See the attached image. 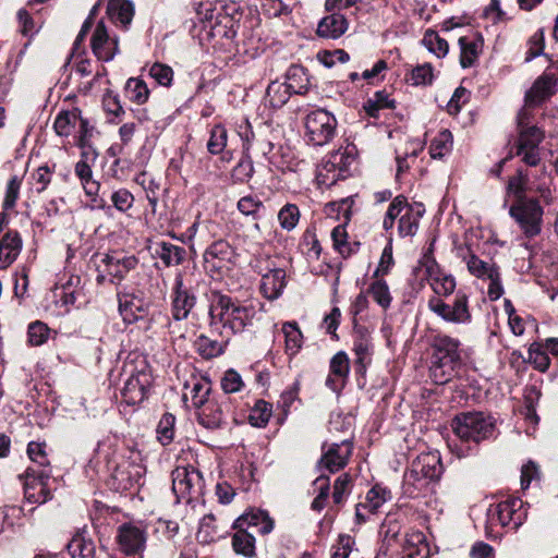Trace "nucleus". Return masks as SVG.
<instances>
[{
    "label": "nucleus",
    "mask_w": 558,
    "mask_h": 558,
    "mask_svg": "<svg viewBox=\"0 0 558 558\" xmlns=\"http://www.w3.org/2000/svg\"><path fill=\"white\" fill-rule=\"evenodd\" d=\"M483 37L478 34L462 36L459 38L460 64L463 69L474 65L483 50Z\"/></svg>",
    "instance_id": "29"
},
{
    "label": "nucleus",
    "mask_w": 558,
    "mask_h": 558,
    "mask_svg": "<svg viewBox=\"0 0 558 558\" xmlns=\"http://www.w3.org/2000/svg\"><path fill=\"white\" fill-rule=\"evenodd\" d=\"M292 93L284 82L272 81L265 95V100L271 108H281L290 99Z\"/></svg>",
    "instance_id": "45"
},
{
    "label": "nucleus",
    "mask_w": 558,
    "mask_h": 558,
    "mask_svg": "<svg viewBox=\"0 0 558 558\" xmlns=\"http://www.w3.org/2000/svg\"><path fill=\"white\" fill-rule=\"evenodd\" d=\"M171 314L174 320H184L189 317L197 303V296L192 287L183 281L181 274L174 278L171 291Z\"/></svg>",
    "instance_id": "12"
},
{
    "label": "nucleus",
    "mask_w": 558,
    "mask_h": 558,
    "mask_svg": "<svg viewBox=\"0 0 558 558\" xmlns=\"http://www.w3.org/2000/svg\"><path fill=\"white\" fill-rule=\"evenodd\" d=\"M96 459L106 463L109 476L108 486L118 493L132 489L141 484L146 473L145 466L141 463L140 453L132 452L130 457L119 453L118 447L111 440H104L98 444Z\"/></svg>",
    "instance_id": "3"
},
{
    "label": "nucleus",
    "mask_w": 558,
    "mask_h": 558,
    "mask_svg": "<svg viewBox=\"0 0 558 558\" xmlns=\"http://www.w3.org/2000/svg\"><path fill=\"white\" fill-rule=\"evenodd\" d=\"M452 149V134L449 130L440 131L430 142L429 155L433 159H441Z\"/></svg>",
    "instance_id": "48"
},
{
    "label": "nucleus",
    "mask_w": 558,
    "mask_h": 558,
    "mask_svg": "<svg viewBox=\"0 0 558 558\" xmlns=\"http://www.w3.org/2000/svg\"><path fill=\"white\" fill-rule=\"evenodd\" d=\"M390 498V490L376 484L367 492L364 504L368 507L369 512L375 513Z\"/></svg>",
    "instance_id": "53"
},
{
    "label": "nucleus",
    "mask_w": 558,
    "mask_h": 558,
    "mask_svg": "<svg viewBox=\"0 0 558 558\" xmlns=\"http://www.w3.org/2000/svg\"><path fill=\"white\" fill-rule=\"evenodd\" d=\"M460 345L461 342L459 339L444 332H437L432 338V359L461 362Z\"/></svg>",
    "instance_id": "21"
},
{
    "label": "nucleus",
    "mask_w": 558,
    "mask_h": 558,
    "mask_svg": "<svg viewBox=\"0 0 558 558\" xmlns=\"http://www.w3.org/2000/svg\"><path fill=\"white\" fill-rule=\"evenodd\" d=\"M286 284V271L282 268L270 269L262 277L260 293L267 300H277L282 294Z\"/></svg>",
    "instance_id": "27"
},
{
    "label": "nucleus",
    "mask_w": 558,
    "mask_h": 558,
    "mask_svg": "<svg viewBox=\"0 0 558 558\" xmlns=\"http://www.w3.org/2000/svg\"><path fill=\"white\" fill-rule=\"evenodd\" d=\"M348 26L347 17L339 12H333L320 20L317 35L323 38L337 39L348 31Z\"/></svg>",
    "instance_id": "30"
},
{
    "label": "nucleus",
    "mask_w": 558,
    "mask_h": 558,
    "mask_svg": "<svg viewBox=\"0 0 558 558\" xmlns=\"http://www.w3.org/2000/svg\"><path fill=\"white\" fill-rule=\"evenodd\" d=\"M204 478L193 466H178L172 471V492L178 502L192 504L203 495Z\"/></svg>",
    "instance_id": "7"
},
{
    "label": "nucleus",
    "mask_w": 558,
    "mask_h": 558,
    "mask_svg": "<svg viewBox=\"0 0 558 558\" xmlns=\"http://www.w3.org/2000/svg\"><path fill=\"white\" fill-rule=\"evenodd\" d=\"M236 207L244 216L252 217L258 220L262 217V211L265 210L263 202L257 196H243L238 201Z\"/></svg>",
    "instance_id": "54"
},
{
    "label": "nucleus",
    "mask_w": 558,
    "mask_h": 558,
    "mask_svg": "<svg viewBox=\"0 0 558 558\" xmlns=\"http://www.w3.org/2000/svg\"><path fill=\"white\" fill-rule=\"evenodd\" d=\"M116 539L120 551L136 557L145 549L146 533L140 525L128 522L118 527Z\"/></svg>",
    "instance_id": "13"
},
{
    "label": "nucleus",
    "mask_w": 558,
    "mask_h": 558,
    "mask_svg": "<svg viewBox=\"0 0 558 558\" xmlns=\"http://www.w3.org/2000/svg\"><path fill=\"white\" fill-rule=\"evenodd\" d=\"M350 372L349 357L345 352L336 353L329 364V374L325 385L331 391L340 393L344 388Z\"/></svg>",
    "instance_id": "23"
},
{
    "label": "nucleus",
    "mask_w": 558,
    "mask_h": 558,
    "mask_svg": "<svg viewBox=\"0 0 558 558\" xmlns=\"http://www.w3.org/2000/svg\"><path fill=\"white\" fill-rule=\"evenodd\" d=\"M526 519V510L520 498H508L489 507L487 523L489 526L500 525L515 531Z\"/></svg>",
    "instance_id": "8"
},
{
    "label": "nucleus",
    "mask_w": 558,
    "mask_h": 558,
    "mask_svg": "<svg viewBox=\"0 0 558 558\" xmlns=\"http://www.w3.org/2000/svg\"><path fill=\"white\" fill-rule=\"evenodd\" d=\"M543 140L544 132L535 125L519 131L511 156L519 157L523 163L517 169V171L522 172V175L533 174L538 177L541 172L551 174L550 166L542 158L539 144Z\"/></svg>",
    "instance_id": "4"
},
{
    "label": "nucleus",
    "mask_w": 558,
    "mask_h": 558,
    "mask_svg": "<svg viewBox=\"0 0 558 558\" xmlns=\"http://www.w3.org/2000/svg\"><path fill=\"white\" fill-rule=\"evenodd\" d=\"M557 73L547 69L525 93V105L537 106L549 98L556 90Z\"/></svg>",
    "instance_id": "19"
},
{
    "label": "nucleus",
    "mask_w": 558,
    "mask_h": 558,
    "mask_svg": "<svg viewBox=\"0 0 558 558\" xmlns=\"http://www.w3.org/2000/svg\"><path fill=\"white\" fill-rule=\"evenodd\" d=\"M460 365L461 362L432 359V365L429 367L430 378L437 385L447 384L457 376Z\"/></svg>",
    "instance_id": "39"
},
{
    "label": "nucleus",
    "mask_w": 558,
    "mask_h": 558,
    "mask_svg": "<svg viewBox=\"0 0 558 558\" xmlns=\"http://www.w3.org/2000/svg\"><path fill=\"white\" fill-rule=\"evenodd\" d=\"M80 121V110L61 111L54 119L53 129L59 136L68 137L72 134Z\"/></svg>",
    "instance_id": "46"
},
{
    "label": "nucleus",
    "mask_w": 558,
    "mask_h": 558,
    "mask_svg": "<svg viewBox=\"0 0 558 558\" xmlns=\"http://www.w3.org/2000/svg\"><path fill=\"white\" fill-rule=\"evenodd\" d=\"M125 95L131 101L142 105L147 101L149 89L143 80L131 77L125 84Z\"/></svg>",
    "instance_id": "52"
},
{
    "label": "nucleus",
    "mask_w": 558,
    "mask_h": 558,
    "mask_svg": "<svg viewBox=\"0 0 558 558\" xmlns=\"http://www.w3.org/2000/svg\"><path fill=\"white\" fill-rule=\"evenodd\" d=\"M428 308L442 320L454 325H470L473 316L470 310L469 296L463 291H458L452 302L447 303L441 298L432 296L428 300Z\"/></svg>",
    "instance_id": "6"
},
{
    "label": "nucleus",
    "mask_w": 558,
    "mask_h": 558,
    "mask_svg": "<svg viewBox=\"0 0 558 558\" xmlns=\"http://www.w3.org/2000/svg\"><path fill=\"white\" fill-rule=\"evenodd\" d=\"M208 299L209 327L228 338L242 333L253 325L256 308L218 290H211Z\"/></svg>",
    "instance_id": "2"
},
{
    "label": "nucleus",
    "mask_w": 558,
    "mask_h": 558,
    "mask_svg": "<svg viewBox=\"0 0 558 558\" xmlns=\"http://www.w3.org/2000/svg\"><path fill=\"white\" fill-rule=\"evenodd\" d=\"M373 343L369 338L360 336L354 340L353 352L355 354L356 372L364 374L372 362Z\"/></svg>",
    "instance_id": "42"
},
{
    "label": "nucleus",
    "mask_w": 558,
    "mask_h": 558,
    "mask_svg": "<svg viewBox=\"0 0 558 558\" xmlns=\"http://www.w3.org/2000/svg\"><path fill=\"white\" fill-rule=\"evenodd\" d=\"M153 384V376L146 365L142 368H132L121 389L122 402L126 405L141 404L147 399Z\"/></svg>",
    "instance_id": "11"
},
{
    "label": "nucleus",
    "mask_w": 558,
    "mask_h": 558,
    "mask_svg": "<svg viewBox=\"0 0 558 558\" xmlns=\"http://www.w3.org/2000/svg\"><path fill=\"white\" fill-rule=\"evenodd\" d=\"M112 20L126 28L133 20L134 8L131 1L121 0L109 5Z\"/></svg>",
    "instance_id": "49"
},
{
    "label": "nucleus",
    "mask_w": 558,
    "mask_h": 558,
    "mask_svg": "<svg viewBox=\"0 0 558 558\" xmlns=\"http://www.w3.org/2000/svg\"><path fill=\"white\" fill-rule=\"evenodd\" d=\"M119 312L125 324L145 319L149 314L150 302L142 294L118 292Z\"/></svg>",
    "instance_id": "14"
},
{
    "label": "nucleus",
    "mask_w": 558,
    "mask_h": 558,
    "mask_svg": "<svg viewBox=\"0 0 558 558\" xmlns=\"http://www.w3.org/2000/svg\"><path fill=\"white\" fill-rule=\"evenodd\" d=\"M149 75L153 77L159 85L169 87L173 81V70L171 66L156 62L149 68Z\"/></svg>",
    "instance_id": "63"
},
{
    "label": "nucleus",
    "mask_w": 558,
    "mask_h": 558,
    "mask_svg": "<svg viewBox=\"0 0 558 558\" xmlns=\"http://www.w3.org/2000/svg\"><path fill=\"white\" fill-rule=\"evenodd\" d=\"M235 256L234 248L225 240L215 241L204 252L205 263L215 269L233 264Z\"/></svg>",
    "instance_id": "24"
},
{
    "label": "nucleus",
    "mask_w": 558,
    "mask_h": 558,
    "mask_svg": "<svg viewBox=\"0 0 558 558\" xmlns=\"http://www.w3.org/2000/svg\"><path fill=\"white\" fill-rule=\"evenodd\" d=\"M66 548L72 558H96V545L86 527L75 533Z\"/></svg>",
    "instance_id": "31"
},
{
    "label": "nucleus",
    "mask_w": 558,
    "mask_h": 558,
    "mask_svg": "<svg viewBox=\"0 0 558 558\" xmlns=\"http://www.w3.org/2000/svg\"><path fill=\"white\" fill-rule=\"evenodd\" d=\"M175 416L171 413H165L157 426V437L162 445H169L174 437Z\"/></svg>",
    "instance_id": "59"
},
{
    "label": "nucleus",
    "mask_w": 558,
    "mask_h": 558,
    "mask_svg": "<svg viewBox=\"0 0 558 558\" xmlns=\"http://www.w3.org/2000/svg\"><path fill=\"white\" fill-rule=\"evenodd\" d=\"M105 266V272L109 277L110 283L120 284L138 265V259L134 255H126L121 252L105 254L101 259Z\"/></svg>",
    "instance_id": "16"
},
{
    "label": "nucleus",
    "mask_w": 558,
    "mask_h": 558,
    "mask_svg": "<svg viewBox=\"0 0 558 558\" xmlns=\"http://www.w3.org/2000/svg\"><path fill=\"white\" fill-rule=\"evenodd\" d=\"M367 293L384 310H387L392 302L388 283L384 279H375L369 284Z\"/></svg>",
    "instance_id": "50"
},
{
    "label": "nucleus",
    "mask_w": 558,
    "mask_h": 558,
    "mask_svg": "<svg viewBox=\"0 0 558 558\" xmlns=\"http://www.w3.org/2000/svg\"><path fill=\"white\" fill-rule=\"evenodd\" d=\"M287 86L292 94L304 95L308 89L310 78L305 68L292 64L286 73Z\"/></svg>",
    "instance_id": "41"
},
{
    "label": "nucleus",
    "mask_w": 558,
    "mask_h": 558,
    "mask_svg": "<svg viewBox=\"0 0 558 558\" xmlns=\"http://www.w3.org/2000/svg\"><path fill=\"white\" fill-rule=\"evenodd\" d=\"M251 526H259L262 534H268L274 530V521L267 512L262 510L251 511L239 517L232 524L233 529H248Z\"/></svg>",
    "instance_id": "33"
},
{
    "label": "nucleus",
    "mask_w": 558,
    "mask_h": 558,
    "mask_svg": "<svg viewBox=\"0 0 558 558\" xmlns=\"http://www.w3.org/2000/svg\"><path fill=\"white\" fill-rule=\"evenodd\" d=\"M425 258L427 259V263H429L426 264V268L432 280V289L436 296L440 298L451 295L454 292L457 286L454 277L446 274L434 276V266H436V262L434 258L428 257L427 255H425Z\"/></svg>",
    "instance_id": "36"
},
{
    "label": "nucleus",
    "mask_w": 558,
    "mask_h": 558,
    "mask_svg": "<svg viewBox=\"0 0 558 558\" xmlns=\"http://www.w3.org/2000/svg\"><path fill=\"white\" fill-rule=\"evenodd\" d=\"M424 211L425 210L422 205H417L416 208L409 207L405 214L399 219V235L402 238L413 236L418 229V222Z\"/></svg>",
    "instance_id": "43"
},
{
    "label": "nucleus",
    "mask_w": 558,
    "mask_h": 558,
    "mask_svg": "<svg viewBox=\"0 0 558 558\" xmlns=\"http://www.w3.org/2000/svg\"><path fill=\"white\" fill-rule=\"evenodd\" d=\"M228 132L221 124H216L210 131V136L207 142V149L211 155L222 153L227 146Z\"/></svg>",
    "instance_id": "56"
},
{
    "label": "nucleus",
    "mask_w": 558,
    "mask_h": 558,
    "mask_svg": "<svg viewBox=\"0 0 558 558\" xmlns=\"http://www.w3.org/2000/svg\"><path fill=\"white\" fill-rule=\"evenodd\" d=\"M150 248L153 250V256L159 258L166 267L181 265L187 255L184 246L167 241H156Z\"/></svg>",
    "instance_id": "25"
},
{
    "label": "nucleus",
    "mask_w": 558,
    "mask_h": 558,
    "mask_svg": "<svg viewBox=\"0 0 558 558\" xmlns=\"http://www.w3.org/2000/svg\"><path fill=\"white\" fill-rule=\"evenodd\" d=\"M185 388H190L192 404L196 409L202 408L209 401L211 381L207 377L194 378L191 383L185 384Z\"/></svg>",
    "instance_id": "44"
},
{
    "label": "nucleus",
    "mask_w": 558,
    "mask_h": 558,
    "mask_svg": "<svg viewBox=\"0 0 558 558\" xmlns=\"http://www.w3.org/2000/svg\"><path fill=\"white\" fill-rule=\"evenodd\" d=\"M430 484L424 476L408 468L401 484L402 496L412 499L425 496L429 490Z\"/></svg>",
    "instance_id": "32"
},
{
    "label": "nucleus",
    "mask_w": 558,
    "mask_h": 558,
    "mask_svg": "<svg viewBox=\"0 0 558 558\" xmlns=\"http://www.w3.org/2000/svg\"><path fill=\"white\" fill-rule=\"evenodd\" d=\"M333 248L343 257L348 258L360 248V242L348 241V232L344 225L336 226L331 231Z\"/></svg>",
    "instance_id": "40"
},
{
    "label": "nucleus",
    "mask_w": 558,
    "mask_h": 558,
    "mask_svg": "<svg viewBox=\"0 0 558 558\" xmlns=\"http://www.w3.org/2000/svg\"><path fill=\"white\" fill-rule=\"evenodd\" d=\"M50 331L47 324L40 320L33 322L27 329L28 342L35 347L41 345L47 342Z\"/></svg>",
    "instance_id": "61"
},
{
    "label": "nucleus",
    "mask_w": 558,
    "mask_h": 558,
    "mask_svg": "<svg viewBox=\"0 0 558 558\" xmlns=\"http://www.w3.org/2000/svg\"><path fill=\"white\" fill-rule=\"evenodd\" d=\"M35 466H28L19 475L24 488V498L29 504H45L52 499V493L48 487L49 478H40Z\"/></svg>",
    "instance_id": "15"
},
{
    "label": "nucleus",
    "mask_w": 558,
    "mask_h": 558,
    "mask_svg": "<svg viewBox=\"0 0 558 558\" xmlns=\"http://www.w3.org/2000/svg\"><path fill=\"white\" fill-rule=\"evenodd\" d=\"M27 456L35 466L36 473L40 478L51 477V465L46 452V444L38 441H31L27 445Z\"/></svg>",
    "instance_id": "34"
},
{
    "label": "nucleus",
    "mask_w": 558,
    "mask_h": 558,
    "mask_svg": "<svg viewBox=\"0 0 558 558\" xmlns=\"http://www.w3.org/2000/svg\"><path fill=\"white\" fill-rule=\"evenodd\" d=\"M341 160L342 155L340 154V150H337L330 154L328 158L323 161L316 175L318 184L330 187L338 181L344 180L343 173L345 170H339V168H337Z\"/></svg>",
    "instance_id": "26"
},
{
    "label": "nucleus",
    "mask_w": 558,
    "mask_h": 558,
    "mask_svg": "<svg viewBox=\"0 0 558 558\" xmlns=\"http://www.w3.org/2000/svg\"><path fill=\"white\" fill-rule=\"evenodd\" d=\"M238 134L242 140V146L245 153H248L250 149L253 148L256 153L272 162L275 144L269 138V126L259 125L256 130H253L250 121L245 119L239 124Z\"/></svg>",
    "instance_id": "10"
},
{
    "label": "nucleus",
    "mask_w": 558,
    "mask_h": 558,
    "mask_svg": "<svg viewBox=\"0 0 558 558\" xmlns=\"http://www.w3.org/2000/svg\"><path fill=\"white\" fill-rule=\"evenodd\" d=\"M337 119L324 109L311 111L305 118L306 138L315 146L328 144L335 136Z\"/></svg>",
    "instance_id": "9"
},
{
    "label": "nucleus",
    "mask_w": 558,
    "mask_h": 558,
    "mask_svg": "<svg viewBox=\"0 0 558 558\" xmlns=\"http://www.w3.org/2000/svg\"><path fill=\"white\" fill-rule=\"evenodd\" d=\"M2 222H0V231ZM22 250V239L16 231L7 232L0 240V269L8 268L17 258Z\"/></svg>",
    "instance_id": "28"
},
{
    "label": "nucleus",
    "mask_w": 558,
    "mask_h": 558,
    "mask_svg": "<svg viewBox=\"0 0 558 558\" xmlns=\"http://www.w3.org/2000/svg\"><path fill=\"white\" fill-rule=\"evenodd\" d=\"M454 435L461 442L468 445H478L481 441L495 437L496 422L483 412H462L454 416L451 423Z\"/></svg>",
    "instance_id": "5"
},
{
    "label": "nucleus",
    "mask_w": 558,
    "mask_h": 558,
    "mask_svg": "<svg viewBox=\"0 0 558 558\" xmlns=\"http://www.w3.org/2000/svg\"><path fill=\"white\" fill-rule=\"evenodd\" d=\"M434 80L433 68L429 63H424L415 66L408 78L414 86L430 85Z\"/></svg>",
    "instance_id": "62"
},
{
    "label": "nucleus",
    "mask_w": 558,
    "mask_h": 558,
    "mask_svg": "<svg viewBox=\"0 0 558 558\" xmlns=\"http://www.w3.org/2000/svg\"><path fill=\"white\" fill-rule=\"evenodd\" d=\"M281 331L284 336L286 354L292 359L302 349L304 337L296 322H286L282 324Z\"/></svg>",
    "instance_id": "37"
},
{
    "label": "nucleus",
    "mask_w": 558,
    "mask_h": 558,
    "mask_svg": "<svg viewBox=\"0 0 558 558\" xmlns=\"http://www.w3.org/2000/svg\"><path fill=\"white\" fill-rule=\"evenodd\" d=\"M272 413V407L265 400H257L248 414V422L254 427H265Z\"/></svg>",
    "instance_id": "51"
},
{
    "label": "nucleus",
    "mask_w": 558,
    "mask_h": 558,
    "mask_svg": "<svg viewBox=\"0 0 558 558\" xmlns=\"http://www.w3.org/2000/svg\"><path fill=\"white\" fill-rule=\"evenodd\" d=\"M464 251L469 252V248L460 247L459 256H461L465 260L468 270L472 276L484 280L487 279L488 277H492L493 272L499 270V268L495 264L484 262L474 254H470L468 257L464 254Z\"/></svg>",
    "instance_id": "38"
},
{
    "label": "nucleus",
    "mask_w": 558,
    "mask_h": 558,
    "mask_svg": "<svg viewBox=\"0 0 558 558\" xmlns=\"http://www.w3.org/2000/svg\"><path fill=\"white\" fill-rule=\"evenodd\" d=\"M408 468L424 476L429 483L438 481L442 473V464L438 451L420 453L411 461Z\"/></svg>",
    "instance_id": "20"
},
{
    "label": "nucleus",
    "mask_w": 558,
    "mask_h": 558,
    "mask_svg": "<svg viewBox=\"0 0 558 558\" xmlns=\"http://www.w3.org/2000/svg\"><path fill=\"white\" fill-rule=\"evenodd\" d=\"M229 403L227 400H209L198 408L197 421L207 429L222 427L227 423Z\"/></svg>",
    "instance_id": "17"
},
{
    "label": "nucleus",
    "mask_w": 558,
    "mask_h": 558,
    "mask_svg": "<svg viewBox=\"0 0 558 558\" xmlns=\"http://www.w3.org/2000/svg\"><path fill=\"white\" fill-rule=\"evenodd\" d=\"M352 450L353 444L350 440L331 444L320 458L319 464L335 473L347 465Z\"/></svg>",
    "instance_id": "22"
},
{
    "label": "nucleus",
    "mask_w": 558,
    "mask_h": 558,
    "mask_svg": "<svg viewBox=\"0 0 558 558\" xmlns=\"http://www.w3.org/2000/svg\"><path fill=\"white\" fill-rule=\"evenodd\" d=\"M92 50L98 60L109 62L119 52L118 39L110 37L102 22L96 25L92 36Z\"/></svg>",
    "instance_id": "18"
},
{
    "label": "nucleus",
    "mask_w": 558,
    "mask_h": 558,
    "mask_svg": "<svg viewBox=\"0 0 558 558\" xmlns=\"http://www.w3.org/2000/svg\"><path fill=\"white\" fill-rule=\"evenodd\" d=\"M300 250L308 259L317 260L319 258L322 246L314 231L307 229L303 233Z\"/></svg>",
    "instance_id": "55"
},
{
    "label": "nucleus",
    "mask_w": 558,
    "mask_h": 558,
    "mask_svg": "<svg viewBox=\"0 0 558 558\" xmlns=\"http://www.w3.org/2000/svg\"><path fill=\"white\" fill-rule=\"evenodd\" d=\"M427 49L438 58L445 57L449 51V45L446 39L441 38L436 32L427 31L423 38Z\"/></svg>",
    "instance_id": "60"
},
{
    "label": "nucleus",
    "mask_w": 558,
    "mask_h": 558,
    "mask_svg": "<svg viewBox=\"0 0 558 558\" xmlns=\"http://www.w3.org/2000/svg\"><path fill=\"white\" fill-rule=\"evenodd\" d=\"M110 199L112 202L113 207L121 211L126 213L129 209L133 207L134 196L126 189H119L111 193Z\"/></svg>",
    "instance_id": "64"
},
{
    "label": "nucleus",
    "mask_w": 558,
    "mask_h": 558,
    "mask_svg": "<svg viewBox=\"0 0 558 558\" xmlns=\"http://www.w3.org/2000/svg\"><path fill=\"white\" fill-rule=\"evenodd\" d=\"M508 195L515 198L510 206L509 215L519 225L526 238H534L542 231L544 205L554 201V179L551 174L541 172L537 175L521 171L509 177L506 185Z\"/></svg>",
    "instance_id": "1"
},
{
    "label": "nucleus",
    "mask_w": 558,
    "mask_h": 558,
    "mask_svg": "<svg viewBox=\"0 0 558 558\" xmlns=\"http://www.w3.org/2000/svg\"><path fill=\"white\" fill-rule=\"evenodd\" d=\"M195 345L197 352L204 359L216 357L223 353V344L217 340H213L207 336L201 335L196 341Z\"/></svg>",
    "instance_id": "57"
},
{
    "label": "nucleus",
    "mask_w": 558,
    "mask_h": 558,
    "mask_svg": "<svg viewBox=\"0 0 558 558\" xmlns=\"http://www.w3.org/2000/svg\"><path fill=\"white\" fill-rule=\"evenodd\" d=\"M300 220V210L295 204H286L278 213V221L283 230H293Z\"/></svg>",
    "instance_id": "58"
},
{
    "label": "nucleus",
    "mask_w": 558,
    "mask_h": 558,
    "mask_svg": "<svg viewBox=\"0 0 558 558\" xmlns=\"http://www.w3.org/2000/svg\"><path fill=\"white\" fill-rule=\"evenodd\" d=\"M232 537V547L236 554L245 557H253L255 554V537L246 529H236Z\"/></svg>",
    "instance_id": "47"
},
{
    "label": "nucleus",
    "mask_w": 558,
    "mask_h": 558,
    "mask_svg": "<svg viewBox=\"0 0 558 558\" xmlns=\"http://www.w3.org/2000/svg\"><path fill=\"white\" fill-rule=\"evenodd\" d=\"M228 534V531L216 523L213 513L205 514L199 521L196 539L199 544H211Z\"/></svg>",
    "instance_id": "35"
}]
</instances>
